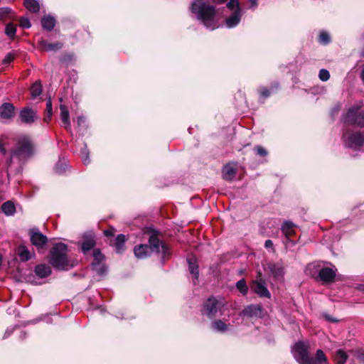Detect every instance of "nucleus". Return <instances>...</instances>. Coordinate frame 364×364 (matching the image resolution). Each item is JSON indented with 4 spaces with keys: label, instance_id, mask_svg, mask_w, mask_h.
<instances>
[{
    "label": "nucleus",
    "instance_id": "nucleus-1",
    "mask_svg": "<svg viewBox=\"0 0 364 364\" xmlns=\"http://www.w3.org/2000/svg\"><path fill=\"white\" fill-rule=\"evenodd\" d=\"M191 11L203 25L210 30L218 27L215 9L203 0H195L191 7Z\"/></svg>",
    "mask_w": 364,
    "mask_h": 364
},
{
    "label": "nucleus",
    "instance_id": "nucleus-2",
    "mask_svg": "<svg viewBox=\"0 0 364 364\" xmlns=\"http://www.w3.org/2000/svg\"><path fill=\"white\" fill-rule=\"evenodd\" d=\"M33 152V146L28 136H21L11 149L9 157L6 159L9 166L16 164L21 165L29 158Z\"/></svg>",
    "mask_w": 364,
    "mask_h": 364
},
{
    "label": "nucleus",
    "instance_id": "nucleus-3",
    "mask_svg": "<svg viewBox=\"0 0 364 364\" xmlns=\"http://www.w3.org/2000/svg\"><path fill=\"white\" fill-rule=\"evenodd\" d=\"M149 245H140L134 248V255L138 259H144L148 257L151 252L161 253L162 257L166 258L170 255L168 247L155 235L150 236Z\"/></svg>",
    "mask_w": 364,
    "mask_h": 364
},
{
    "label": "nucleus",
    "instance_id": "nucleus-4",
    "mask_svg": "<svg viewBox=\"0 0 364 364\" xmlns=\"http://www.w3.org/2000/svg\"><path fill=\"white\" fill-rule=\"evenodd\" d=\"M68 247L65 244H55L50 252V263L60 270H68L73 267L68 258Z\"/></svg>",
    "mask_w": 364,
    "mask_h": 364
},
{
    "label": "nucleus",
    "instance_id": "nucleus-5",
    "mask_svg": "<svg viewBox=\"0 0 364 364\" xmlns=\"http://www.w3.org/2000/svg\"><path fill=\"white\" fill-rule=\"evenodd\" d=\"M306 271L312 277H315L318 274L320 280L324 282H331L336 277L337 269L330 267L320 268V264L318 262H313L307 266Z\"/></svg>",
    "mask_w": 364,
    "mask_h": 364
},
{
    "label": "nucleus",
    "instance_id": "nucleus-6",
    "mask_svg": "<svg viewBox=\"0 0 364 364\" xmlns=\"http://www.w3.org/2000/svg\"><path fill=\"white\" fill-rule=\"evenodd\" d=\"M309 343L299 341L292 348V353L300 364H316L314 359L309 355Z\"/></svg>",
    "mask_w": 364,
    "mask_h": 364
},
{
    "label": "nucleus",
    "instance_id": "nucleus-7",
    "mask_svg": "<svg viewBox=\"0 0 364 364\" xmlns=\"http://www.w3.org/2000/svg\"><path fill=\"white\" fill-rule=\"evenodd\" d=\"M345 145L355 150L364 148V132H346L343 135Z\"/></svg>",
    "mask_w": 364,
    "mask_h": 364
},
{
    "label": "nucleus",
    "instance_id": "nucleus-8",
    "mask_svg": "<svg viewBox=\"0 0 364 364\" xmlns=\"http://www.w3.org/2000/svg\"><path fill=\"white\" fill-rule=\"evenodd\" d=\"M225 302L223 299H216L215 298H209L204 304L202 309V314L208 316L209 318L215 316L218 312L223 314Z\"/></svg>",
    "mask_w": 364,
    "mask_h": 364
},
{
    "label": "nucleus",
    "instance_id": "nucleus-9",
    "mask_svg": "<svg viewBox=\"0 0 364 364\" xmlns=\"http://www.w3.org/2000/svg\"><path fill=\"white\" fill-rule=\"evenodd\" d=\"M227 7L232 11V14L225 21L226 26L231 28L236 26L240 21L242 16L241 9L238 0H230L227 4Z\"/></svg>",
    "mask_w": 364,
    "mask_h": 364
},
{
    "label": "nucleus",
    "instance_id": "nucleus-10",
    "mask_svg": "<svg viewBox=\"0 0 364 364\" xmlns=\"http://www.w3.org/2000/svg\"><path fill=\"white\" fill-rule=\"evenodd\" d=\"M361 105L353 106L346 113L343 117L345 123L364 126V111L360 110Z\"/></svg>",
    "mask_w": 364,
    "mask_h": 364
},
{
    "label": "nucleus",
    "instance_id": "nucleus-11",
    "mask_svg": "<svg viewBox=\"0 0 364 364\" xmlns=\"http://www.w3.org/2000/svg\"><path fill=\"white\" fill-rule=\"evenodd\" d=\"M250 287L251 290L261 298H271V293L267 289L266 282H259V280H252Z\"/></svg>",
    "mask_w": 364,
    "mask_h": 364
},
{
    "label": "nucleus",
    "instance_id": "nucleus-12",
    "mask_svg": "<svg viewBox=\"0 0 364 364\" xmlns=\"http://www.w3.org/2000/svg\"><path fill=\"white\" fill-rule=\"evenodd\" d=\"M30 237L31 243L38 249L43 247L48 242L47 237L38 229H32L30 231Z\"/></svg>",
    "mask_w": 364,
    "mask_h": 364
},
{
    "label": "nucleus",
    "instance_id": "nucleus-13",
    "mask_svg": "<svg viewBox=\"0 0 364 364\" xmlns=\"http://www.w3.org/2000/svg\"><path fill=\"white\" fill-rule=\"evenodd\" d=\"M240 315L251 318H259L263 315L262 308L259 304H250L242 310Z\"/></svg>",
    "mask_w": 364,
    "mask_h": 364
},
{
    "label": "nucleus",
    "instance_id": "nucleus-14",
    "mask_svg": "<svg viewBox=\"0 0 364 364\" xmlns=\"http://www.w3.org/2000/svg\"><path fill=\"white\" fill-rule=\"evenodd\" d=\"M19 117L21 121L25 124H31L38 118L36 112L29 107H24L20 112Z\"/></svg>",
    "mask_w": 364,
    "mask_h": 364
},
{
    "label": "nucleus",
    "instance_id": "nucleus-15",
    "mask_svg": "<svg viewBox=\"0 0 364 364\" xmlns=\"http://www.w3.org/2000/svg\"><path fill=\"white\" fill-rule=\"evenodd\" d=\"M95 245V237L92 233L83 235V240L81 243V249L84 254L90 251Z\"/></svg>",
    "mask_w": 364,
    "mask_h": 364
},
{
    "label": "nucleus",
    "instance_id": "nucleus-16",
    "mask_svg": "<svg viewBox=\"0 0 364 364\" xmlns=\"http://www.w3.org/2000/svg\"><path fill=\"white\" fill-rule=\"evenodd\" d=\"M14 106L11 103H4L0 106V116L4 119H9L14 115Z\"/></svg>",
    "mask_w": 364,
    "mask_h": 364
},
{
    "label": "nucleus",
    "instance_id": "nucleus-17",
    "mask_svg": "<svg viewBox=\"0 0 364 364\" xmlns=\"http://www.w3.org/2000/svg\"><path fill=\"white\" fill-rule=\"evenodd\" d=\"M187 262L188 264L189 272L193 275V282L196 284L199 275L198 265L197 264L196 258L193 256L188 257L187 258Z\"/></svg>",
    "mask_w": 364,
    "mask_h": 364
},
{
    "label": "nucleus",
    "instance_id": "nucleus-18",
    "mask_svg": "<svg viewBox=\"0 0 364 364\" xmlns=\"http://www.w3.org/2000/svg\"><path fill=\"white\" fill-rule=\"evenodd\" d=\"M41 48L44 51H55L60 49L63 47V43L57 42L55 43H48L46 41L41 40L39 42Z\"/></svg>",
    "mask_w": 364,
    "mask_h": 364
},
{
    "label": "nucleus",
    "instance_id": "nucleus-19",
    "mask_svg": "<svg viewBox=\"0 0 364 364\" xmlns=\"http://www.w3.org/2000/svg\"><path fill=\"white\" fill-rule=\"evenodd\" d=\"M60 119L65 129H70V115L68 108L64 105H60Z\"/></svg>",
    "mask_w": 364,
    "mask_h": 364
},
{
    "label": "nucleus",
    "instance_id": "nucleus-20",
    "mask_svg": "<svg viewBox=\"0 0 364 364\" xmlns=\"http://www.w3.org/2000/svg\"><path fill=\"white\" fill-rule=\"evenodd\" d=\"M35 273L38 277L45 278L51 274V269L46 264H38L35 268Z\"/></svg>",
    "mask_w": 364,
    "mask_h": 364
},
{
    "label": "nucleus",
    "instance_id": "nucleus-21",
    "mask_svg": "<svg viewBox=\"0 0 364 364\" xmlns=\"http://www.w3.org/2000/svg\"><path fill=\"white\" fill-rule=\"evenodd\" d=\"M236 173V169L232 164H228L223 168V178L227 181L232 180Z\"/></svg>",
    "mask_w": 364,
    "mask_h": 364
},
{
    "label": "nucleus",
    "instance_id": "nucleus-22",
    "mask_svg": "<svg viewBox=\"0 0 364 364\" xmlns=\"http://www.w3.org/2000/svg\"><path fill=\"white\" fill-rule=\"evenodd\" d=\"M126 237L123 234L117 235L115 240L114 247L117 253H122L125 250Z\"/></svg>",
    "mask_w": 364,
    "mask_h": 364
},
{
    "label": "nucleus",
    "instance_id": "nucleus-23",
    "mask_svg": "<svg viewBox=\"0 0 364 364\" xmlns=\"http://www.w3.org/2000/svg\"><path fill=\"white\" fill-rule=\"evenodd\" d=\"M41 24L44 29L52 31L55 25V20L50 16H44L41 20Z\"/></svg>",
    "mask_w": 364,
    "mask_h": 364
},
{
    "label": "nucleus",
    "instance_id": "nucleus-24",
    "mask_svg": "<svg viewBox=\"0 0 364 364\" xmlns=\"http://www.w3.org/2000/svg\"><path fill=\"white\" fill-rule=\"evenodd\" d=\"M3 213L7 216L13 215L16 212V208L13 202L6 201L1 205Z\"/></svg>",
    "mask_w": 364,
    "mask_h": 364
},
{
    "label": "nucleus",
    "instance_id": "nucleus-25",
    "mask_svg": "<svg viewBox=\"0 0 364 364\" xmlns=\"http://www.w3.org/2000/svg\"><path fill=\"white\" fill-rule=\"evenodd\" d=\"M24 6L29 11L36 13L40 9V6L37 0H24Z\"/></svg>",
    "mask_w": 364,
    "mask_h": 364
},
{
    "label": "nucleus",
    "instance_id": "nucleus-26",
    "mask_svg": "<svg viewBox=\"0 0 364 364\" xmlns=\"http://www.w3.org/2000/svg\"><path fill=\"white\" fill-rule=\"evenodd\" d=\"M294 223L290 221H285L282 224V232L286 235V237L287 238L289 236H290L294 233Z\"/></svg>",
    "mask_w": 364,
    "mask_h": 364
},
{
    "label": "nucleus",
    "instance_id": "nucleus-27",
    "mask_svg": "<svg viewBox=\"0 0 364 364\" xmlns=\"http://www.w3.org/2000/svg\"><path fill=\"white\" fill-rule=\"evenodd\" d=\"M42 93V85L40 81L35 82L31 87V95L33 98L38 97Z\"/></svg>",
    "mask_w": 364,
    "mask_h": 364
},
{
    "label": "nucleus",
    "instance_id": "nucleus-28",
    "mask_svg": "<svg viewBox=\"0 0 364 364\" xmlns=\"http://www.w3.org/2000/svg\"><path fill=\"white\" fill-rule=\"evenodd\" d=\"M236 288L242 296H246L248 292V286L245 279H241L236 282Z\"/></svg>",
    "mask_w": 364,
    "mask_h": 364
},
{
    "label": "nucleus",
    "instance_id": "nucleus-29",
    "mask_svg": "<svg viewBox=\"0 0 364 364\" xmlns=\"http://www.w3.org/2000/svg\"><path fill=\"white\" fill-rule=\"evenodd\" d=\"M18 256L21 261H28L31 257L30 251L24 246H21L18 248Z\"/></svg>",
    "mask_w": 364,
    "mask_h": 364
},
{
    "label": "nucleus",
    "instance_id": "nucleus-30",
    "mask_svg": "<svg viewBox=\"0 0 364 364\" xmlns=\"http://www.w3.org/2000/svg\"><path fill=\"white\" fill-rule=\"evenodd\" d=\"M348 359V355L343 350H338L335 355V360L337 364H345Z\"/></svg>",
    "mask_w": 364,
    "mask_h": 364
},
{
    "label": "nucleus",
    "instance_id": "nucleus-31",
    "mask_svg": "<svg viewBox=\"0 0 364 364\" xmlns=\"http://www.w3.org/2000/svg\"><path fill=\"white\" fill-rule=\"evenodd\" d=\"M316 364H328V359L323 351L321 349L317 350L316 353V358L314 359Z\"/></svg>",
    "mask_w": 364,
    "mask_h": 364
},
{
    "label": "nucleus",
    "instance_id": "nucleus-32",
    "mask_svg": "<svg viewBox=\"0 0 364 364\" xmlns=\"http://www.w3.org/2000/svg\"><path fill=\"white\" fill-rule=\"evenodd\" d=\"M213 329L219 332H225L228 330V325L221 320H216L212 323Z\"/></svg>",
    "mask_w": 364,
    "mask_h": 364
},
{
    "label": "nucleus",
    "instance_id": "nucleus-33",
    "mask_svg": "<svg viewBox=\"0 0 364 364\" xmlns=\"http://www.w3.org/2000/svg\"><path fill=\"white\" fill-rule=\"evenodd\" d=\"M80 157L82 159V161L85 164H87L90 163V159H89V152L87 151V146L85 144H83L80 147Z\"/></svg>",
    "mask_w": 364,
    "mask_h": 364
},
{
    "label": "nucleus",
    "instance_id": "nucleus-34",
    "mask_svg": "<svg viewBox=\"0 0 364 364\" xmlns=\"http://www.w3.org/2000/svg\"><path fill=\"white\" fill-rule=\"evenodd\" d=\"M46 116L44 118V121L46 122H48L52 117L53 114V109H52V102L50 98H49L46 102Z\"/></svg>",
    "mask_w": 364,
    "mask_h": 364
},
{
    "label": "nucleus",
    "instance_id": "nucleus-35",
    "mask_svg": "<svg viewBox=\"0 0 364 364\" xmlns=\"http://www.w3.org/2000/svg\"><path fill=\"white\" fill-rule=\"evenodd\" d=\"M92 267L99 275H103L107 270L105 266L101 263H92Z\"/></svg>",
    "mask_w": 364,
    "mask_h": 364
},
{
    "label": "nucleus",
    "instance_id": "nucleus-36",
    "mask_svg": "<svg viewBox=\"0 0 364 364\" xmlns=\"http://www.w3.org/2000/svg\"><path fill=\"white\" fill-rule=\"evenodd\" d=\"M270 270L274 277H275L282 276L284 274L283 268L280 266H277L275 264L270 267Z\"/></svg>",
    "mask_w": 364,
    "mask_h": 364
},
{
    "label": "nucleus",
    "instance_id": "nucleus-37",
    "mask_svg": "<svg viewBox=\"0 0 364 364\" xmlns=\"http://www.w3.org/2000/svg\"><path fill=\"white\" fill-rule=\"evenodd\" d=\"M16 31V29L14 24L9 23L6 25L5 33L9 37L14 38L15 36Z\"/></svg>",
    "mask_w": 364,
    "mask_h": 364
},
{
    "label": "nucleus",
    "instance_id": "nucleus-38",
    "mask_svg": "<svg viewBox=\"0 0 364 364\" xmlns=\"http://www.w3.org/2000/svg\"><path fill=\"white\" fill-rule=\"evenodd\" d=\"M93 257L94 262L92 263H101V262L104 259V256L101 253L100 250L98 249H95L93 252Z\"/></svg>",
    "mask_w": 364,
    "mask_h": 364
},
{
    "label": "nucleus",
    "instance_id": "nucleus-39",
    "mask_svg": "<svg viewBox=\"0 0 364 364\" xmlns=\"http://www.w3.org/2000/svg\"><path fill=\"white\" fill-rule=\"evenodd\" d=\"M331 41L329 34L326 31L321 32L319 35V42L322 44H327Z\"/></svg>",
    "mask_w": 364,
    "mask_h": 364
},
{
    "label": "nucleus",
    "instance_id": "nucleus-40",
    "mask_svg": "<svg viewBox=\"0 0 364 364\" xmlns=\"http://www.w3.org/2000/svg\"><path fill=\"white\" fill-rule=\"evenodd\" d=\"M318 77L322 81H327L330 78V73L326 69H321L319 71Z\"/></svg>",
    "mask_w": 364,
    "mask_h": 364
},
{
    "label": "nucleus",
    "instance_id": "nucleus-41",
    "mask_svg": "<svg viewBox=\"0 0 364 364\" xmlns=\"http://www.w3.org/2000/svg\"><path fill=\"white\" fill-rule=\"evenodd\" d=\"M15 58V53L13 52H11L8 53L3 60V64L4 65H8L11 62H12Z\"/></svg>",
    "mask_w": 364,
    "mask_h": 364
},
{
    "label": "nucleus",
    "instance_id": "nucleus-42",
    "mask_svg": "<svg viewBox=\"0 0 364 364\" xmlns=\"http://www.w3.org/2000/svg\"><path fill=\"white\" fill-rule=\"evenodd\" d=\"M20 26L23 28H29L31 26L30 21L28 18L23 17L20 19Z\"/></svg>",
    "mask_w": 364,
    "mask_h": 364
},
{
    "label": "nucleus",
    "instance_id": "nucleus-43",
    "mask_svg": "<svg viewBox=\"0 0 364 364\" xmlns=\"http://www.w3.org/2000/svg\"><path fill=\"white\" fill-rule=\"evenodd\" d=\"M255 150L257 154H258L259 156H264L267 155V151H266V149H264L261 146H255Z\"/></svg>",
    "mask_w": 364,
    "mask_h": 364
},
{
    "label": "nucleus",
    "instance_id": "nucleus-44",
    "mask_svg": "<svg viewBox=\"0 0 364 364\" xmlns=\"http://www.w3.org/2000/svg\"><path fill=\"white\" fill-rule=\"evenodd\" d=\"M259 92H260V95H261L263 97H264V98H266V97H269V90H268V89H267V88H266V87H262V88H261Z\"/></svg>",
    "mask_w": 364,
    "mask_h": 364
},
{
    "label": "nucleus",
    "instance_id": "nucleus-45",
    "mask_svg": "<svg viewBox=\"0 0 364 364\" xmlns=\"http://www.w3.org/2000/svg\"><path fill=\"white\" fill-rule=\"evenodd\" d=\"M10 11V9L9 8H4L1 9L0 12V16L3 17L4 15H6Z\"/></svg>",
    "mask_w": 364,
    "mask_h": 364
},
{
    "label": "nucleus",
    "instance_id": "nucleus-46",
    "mask_svg": "<svg viewBox=\"0 0 364 364\" xmlns=\"http://www.w3.org/2000/svg\"><path fill=\"white\" fill-rule=\"evenodd\" d=\"M255 280H259V282H266L265 279H263L260 271L257 272V274Z\"/></svg>",
    "mask_w": 364,
    "mask_h": 364
},
{
    "label": "nucleus",
    "instance_id": "nucleus-47",
    "mask_svg": "<svg viewBox=\"0 0 364 364\" xmlns=\"http://www.w3.org/2000/svg\"><path fill=\"white\" fill-rule=\"evenodd\" d=\"M264 247L266 248H272L273 247V242L270 240H267L264 242Z\"/></svg>",
    "mask_w": 364,
    "mask_h": 364
},
{
    "label": "nucleus",
    "instance_id": "nucleus-48",
    "mask_svg": "<svg viewBox=\"0 0 364 364\" xmlns=\"http://www.w3.org/2000/svg\"><path fill=\"white\" fill-rule=\"evenodd\" d=\"M14 331V328H9L5 332L4 338H7L9 335H11Z\"/></svg>",
    "mask_w": 364,
    "mask_h": 364
},
{
    "label": "nucleus",
    "instance_id": "nucleus-49",
    "mask_svg": "<svg viewBox=\"0 0 364 364\" xmlns=\"http://www.w3.org/2000/svg\"><path fill=\"white\" fill-rule=\"evenodd\" d=\"M0 151L3 154H6V149L4 148V144L3 143L1 142V141L0 140Z\"/></svg>",
    "mask_w": 364,
    "mask_h": 364
},
{
    "label": "nucleus",
    "instance_id": "nucleus-50",
    "mask_svg": "<svg viewBox=\"0 0 364 364\" xmlns=\"http://www.w3.org/2000/svg\"><path fill=\"white\" fill-rule=\"evenodd\" d=\"M251 4L252 8H255L257 6V0H249Z\"/></svg>",
    "mask_w": 364,
    "mask_h": 364
},
{
    "label": "nucleus",
    "instance_id": "nucleus-51",
    "mask_svg": "<svg viewBox=\"0 0 364 364\" xmlns=\"http://www.w3.org/2000/svg\"><path fill=\"white\" fill-rule=\"evenodd\" d=\"M104 233L107 236H112L113 235L112 230H105Z\"/></svg>",
    "mask_w": 364,
    "mask_h": 364
},
{
    "label": "nucleus",
    "instance_id": "nucleus-52",
    "mask_svg": "<svg viewBox=\"0 0 364 364\" xmlns=\"http://www.w3.org/2000/svg\"><path fill=\"white\" fill-rule=\"evenodd\" d=\"M55 171L58 172V173H62L63 171V170L59 168V165L58 164H56V166H55Z\"/></svg>",
    "mask_w": 364,
    "mask_h": 364
},
{
    "label": "nucleus",
    "instance_id": "nucleus-53",
    "mask_svg": "<svg viewBox=\"0 0 364 364\" xmlns=\"http://www.w3.org/2000/svg\"><path fill=\"white\" fill-rule=\"evenodd\" d=\"M326 319H327L328 321H331V322H337V321H338V320L334 319V318H331V317H330V316H326Z\"/></svg>",
    "mask_w": 364,
    "mask_h": 364
},
{
    "label": "nucleus",
    "instance_id": "nucleus-54",
    "mask_svg": "<svg viewBox=\"0 0 364 364\" xmlns=\"http://www.w3.org/2000/svg\"><path fill=\"white\" fill-rule=\"evenodd\" d=\"M82 121H83V117H78V120H77L78 124H80V123L81 122H82Z\"/></svg>",
    "mask_w": 364,
    "mask_h": 364
},
{
    "label": "nucleus",
    "instance_id": "nucleus-55",
    "mask_svg": "<svg viewBox=\"0 0 364 364\" xmlns=\"http://www.w3.org/2000/svg\"><path fill=\"white\" fill-rule=\"evenodd\" d=\"M219 3H223L225 2L226 0H217Z\"/></svg>",
    "mask_w": 364,
    "mask_h": 364
},
{
    "label": "nucleus",
    "instance_id": "nucleus-56",
    "mask_svg": "<svg viewBox=\"0 0 364 364\" xmlns=\"http://www.w3.org/2000/svg\"><path fill=\"white\" fill-rule=\"evenodd\" d=\"M1 262H2V257H1V256L0 255V265L1 264Z\"/></svg>",
    "mask_w": 364,
    "mask_h": 364
},
{
    "label": "nucleus",
    "instance_id": "nucleus-57",
    "mask_svg": "<svg viewBox=\"0 0 364 364\" xmlns=\"http://www.w3.org/2000/svg\"><path fill=\"white\" fill-rule=\"evenodd\" d=\"M22 333H23V336H26V333L25 332H22Z\"/></svg>",
    "mask_w": 364,
    "mask_h": 364
}]
</instances>
